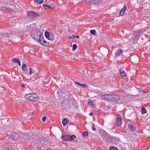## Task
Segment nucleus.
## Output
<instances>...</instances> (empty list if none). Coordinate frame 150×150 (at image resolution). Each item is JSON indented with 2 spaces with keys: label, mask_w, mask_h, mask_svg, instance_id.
<instances>
[{
  "label": "nucleus",
  "mask_w": 150,
  "mask_h": 150,
  "mask_svg": "<svg viewBox=\"0 0 150 150\" xmlns=\"http://www.w3.org/2000/svg\"><path fill=\"white\" fill-rule=\"evenodd\" d=\"M8 150H11L10 149H8Z\"/></svg>",
  "instance_id": "nucleus-48"
},
{
  "label": "nucleus",
  "mask_w": 150,
  "mask_h": 150,
  "mask_svg": "<svg viewBox=\"0 0 150 150\" xmlns=\"http://www.w3.org/2000/svg\"><path fill=\"white\" fill-rule=\"evenodd\" d=\"M62 139L66 141L70 142L73 141L74 139L72 136L69 135L62 136Z\"/></svg>",
  "instance_id": "nucleus-6"
},
{
  "label": "nucleus",
  "mask_w": 150,
  "mask_h": 150,
  "mask_svg": "<svg viewBox=\"0 0 150 150\" xmlns=\"http://www.w3.org/2000/svg\"><path fill=\"white\" fill-rule=\"evenodd\" d=\"M69 122V119L67 118H65L62 121V123L64 126H65Z\"/></svg>",
  "instance_id": "nucleus-19"
},
{
  "label": "nucleus",
  "mask_w": 150,
  "mask_h": 150,
  "mask_svg": "<svg viewBox=\"0 0 150 150\" xmlns=\"http://www.w3.org/2000/svg\"><path fill=\"white\" fill-rule=\"evenodd\" d=\"M27 16L29 18L33 19L35 17L39 16V15L33 11H30L28 13Z\"/></svg>",
  "instance_id": "nucleus-5"
},
{
  "label": "nucleus",
  "mask_w": 150,
  "mask_h": 150,
  "mask_svg": "<svg viewBox=\"0 0 150 150\" xmlns=\"http://www.w3.org/2000/svg\"><path fill=\"white\" fill-rule=\"evenodd\" d=\"M119 138L118 137H113L111 139V142L112 143L114 144H117L119 142Z\"/></svg>",
  "instance_id": "nucleus-16"
},
{
  "label": "nucleus",
  "mask_w": 150,
  "mask_h": 150,
  "mask_svg": "<svg viewBox=\"0 0 150 150\" xmlns=\"http://www.w3.org/2000/svg\"><path fill=\"white\" fill-rule=\"evenodd\" d=\"M124 70V68L121 67L119 70L120 75L122 77H125L126 76V74Z\"/></svg>",
  "instance_id": "nucleus-13"
},
{
  "label": "nucleus",
  "mask_w": 150,
  "mask_h": 150,
  "mask_svg": "<svg viewBox=\"0 0 150 150\" xmlns=\"http://www.w3.org/2000/svg\"><path fill=\"white\" fill-rule=\"evenodd\" d=\"M19 59L16 58H13L12 60V61L13 62H15L17 63Z\"/></svg>",
  "instance_id": "nucleus-31"
},
{
  "label": "nucleus",
  "mask_w": 150,
  "mask_h": 150,
  "mask_svg": "<svg viewBox=\"0 0 150 150\" xmlns=\"http://www.w3.org/2000/svg\"><path fill=\"white\" fill-rule=\"evenodd\" d=\"M109 150H118V149L116 147L111 146L109 148Z\"/></svg>",
  "instance_id": "nucleus-30"
},
{
  "label": "nucleus",
  "mask_w": 150,
  "mask_h": 150,
  "mask_svg": "<svg viewBox=\"0 0 150 150\" xmlns=\"http://www.w3.org/2000/svg\"><path fill=\"white\" fill-rule=\"evenodd\" d=\"M21 87L23 88L25 87V85L24 84H21Z\"/></svg>",
  "instance_id": "nucleus-40"
},
{
  "label": "nucleus",
  "mask_w": 150,
  "mask_h": 150,
  "mask_svg": "<svg viewBox=\"0 0 150 150\" xmlns=\"http://www.w3.org/2000/svg\"><path fill=\"white\" fill-rule=\"evenodd\" d=\"M77 47V46L76 44H73V45L72 50L73 51H74L76 49Z\"/></svg>",
  "instance_id": "nucleus-32"
},
{
  "label": "nucleus",
  "mask_w": 150,
  "mask_h": 150,
  "mask_svg": "<svg viewBox=\"0 0 150 150\" xmlns=\"http://www.w3.org/2000/svg\"><path fill=\"white\" fill-rule=\"evenodd\" d=\"M95 60V61L98 64L100 62V59L99 57H97L96 58Z\"/></svg>",
  "instance_id": "nucleus-29"
},
{
  "label": "nucleus",
  "mask_w": 150,
  "mask_h": 150,
  "mask_svg": "<svg viewBox=\"0 0 150 150\" xmlns=\"http://www.w3.org/2000/svg\"><path fill=\"white\" fill-rule=\"evenodd\" d=\"M129 128L130 130L132 131H134L135 130V128L134 127H133L132 125H130L129 126Z\"/></svg>",
  "instance_id": "nucleus-22"
},
{
  "label": "nucleus",
  "mask_w": 150,
  "mask_h": 150,
  "mask_svg": "<svg viewBox=\"0 0 150 150\" xmlns=\"http://www.w3.org/2000/svg\"><path fill=\"white\" fill-rule=\"evenodd\" d=\"M88 133L86 131L84 132L82 134V136L83 137H86L88 136Z\"/></svg>",
  "instance_id": "nucleus-28"
},
{
  "label": "nucleus",
  "mask_w": 150,
  "mask_h": 150,
  "mask_svg": "<svg viewBox=\"0 0 150 150\" xmlns=\"http://www.w3.org/2000/svg\"><path fill=\"white\" fill-rule=\"evenodd\" d=\"M9 139L11 141L14 140L15 141H16L17 140L16 137L15 136H14L13 135H10Z\"/></svg>",
  "instance_id": "nucleus-18"
},
{
  "label": "nucleus",
  "mask_w": 150,
  "mask_h": 150,
  "mask_svg": "<svg viewBox=\"0 0 150 150\" xmlns=\"http://www.w3.org/2000/svg\"><path fill=\"white\" fill-rule=\"evenodd\" d=\"M35 3L36 4H41L43 3V0H34Z\"/></svg>",
  "instance_id": "nucleus-21"
},
{
  "label": "nucleus",
  "mask_w": 150,
  "mask_h": 150,
  "mask_svg": "<svg viewBox=\"0 0 150 150\" xmlns=\"http://www.w3.org/2000/svg\"><path fill=\"white\" fill-rule=\"evenodd\" d=\"M126 8V6H124L123 8L121 9L120 12V16H122L124 14Z\"/></svg>",
  "instance_id": "nucleus-17"
},
{
  "label": "nucleus",
  "mask_w": 150,
  "mask_h": 150,
  "mask_svg": "<svg viewBox=\"0 0 150 150\" xmlns=\"http://www.w3.org/2000/svg\"><path fill=\"white\" fill-rule=\"evenodd\" d=\"M43 34L40 32V30L37 28H34L31 33V36L34 40L39 41L41 36Z\"/></svg>",
  "instance_id": "nucleus-1"
},
{
  "label": "nucleus",
  "mask_w": 150,
  "mask_h": 150,
  "mask_svg": "<svg viewBox=\"0 0 150 150\" xmlns=\"http://www.w3.org/2000/svg\"><path fill=\"white\" fill-rule=\"evenodd\" d=\"M119 100V96L116 95H110L109 101L117 102Z\"/></svg>",
  "instance_id": "nucleus-7"
},
{
  "label": "nucleus",
  "mask_w": 150,
  "mask_h": 150,
  "mask_svg": "<svg viewBox=\"0 0 150 150\" xmlns=\"http://www.w3.org/2000/svg\"><path fill=\"white\" fill-rule=\"evenodd\" d=\"M29 69L30 71V76L35 72V70L33 69L30 68Z\"/></svg>",
  "instance_id": "nucleus-23"
},
{
  "label": "nucleus",
  "mask_w": 150,
  "mask_h": 150,
  "mask_svg": "<svg viewBox=\"0 0 150 150\" xmlns=\"http://www.w3.org/2000/svg\"><path fill=\"white\" fill-rule=\"evenodd\" d=\"M15 34V33L13 32H11V33H1L2 37H7L8 38H11V37L14 35Z\"/></svg>",
  "instance_id": "nucleus-10"
},
{
  "label": "nucleus",
  "mask_w": 150,
  "mask_h": 150,
  "mask_svg": "<svg viewBox=\"0 0 150 150\" xmlns=\"http://www.w3.org/2000/svg\"><path fill=\"white\" fill-rule=\"evenodd\" d=\"M135 59L136 60H137V61H138L137 62H138L139 60V58L138 57H136Z\"/></svg>",
  "instance_id": "nucleus-41"
},
{
  "label": "nucleus",
  "mask_w": 150,
  "mask_h": 150,
  "mask_svg": "<svg viewBox=\"0 0 150 150\" xmlns=\"http://www.w3.org/2000/svg\"><path fill=\"white\" fill-rule=\"evenodd\" d=\"M17 63L18 64V65L19 66H21V64L19 60H18V61Z\"/></svg>",
  "instance_id": "nucleus-39"
},
{
  "label": "nucleus",
  "mask_w": 150,
  "mask_h": 150,
  "mask_svg": "<svg viewBox=\"0 0 150 150\" xmlns=\"http://www.w3.org/2000/svg\"><path fill=\"white\" fill-rule=\"evenodd\" d=\"M73 136L74 137H75V136L74 135H73Z\"/></svg>",
  "instance_id": "nucleus-47"
},
{
  "label": "nucleus",
  "mask_w": 150,
  "mask_h": 150,
  "mask_svg": "<svg viewBox=\"0 0 150 150\" xmlns=\"http://www.w3.org/2000/svg\"><path fill=\"white\" fill-rule=\"evenodd\" d=\"M50 8L53 9L55 7V6L54 5L51 4L50 5Z\"/></svg>",
  "instance_id": "nucleus-35"
},
{
  "label": "nucleus",
  "mask_w": 150,
  "mask_h": 150,
  "mask_svg": "<svg viewBox=\"0 0 150 150\" xmlns=\"http://www.w3.org/2000/svg\"><path fill=\"white\" fill-rule=\"evenodd\" d=\"M141 111L142 115H143L144 114L146 113L147 112L145 108L144 107H143L141 108Z\"/></svg>",
  "instance_id": "nucleus-20"
},
{
  "label": "nucleus",
  "mask_w": 150,
  "mask_h": 150,
  "mask_svg": "<svg viewBox=\"0 0 150 150\" xmlns=\"http://www.w3.org/2000/svg\"><path fill=\"white\" fill-rule=\"evenodd\" d=\"M1 33L0 32V36L1 37H0L1 38Z\"/></svg>",
  "instance_id": "nucleus-44"
},
{
  "label": "nucleus",
  "mask_w": 150,
  "mask_h": 150,
  "mask_svg": "<svg viewBox=\"0 0 150 150\" xmlns=\"http://www.w3.org/2000/svg\"><path fill=\"white\" fill-rule=\"evenodd\" d=\"M85 2L86 3H89L91 4H98L100 3V1L99 0H86Z\"/></svg>",
  "instance_id": "nucleus-9"
},
{
  "label": "nucleus",
  "mask_w": 150,
  "mask_h": 150,
  "mask_svg": "<svg viewBox=\"0 0 150 150\" xmlns=\"http://www.w3.org/2000/svg\"><path fill=\"white\" fill-rule=\"evenodd\" d=\"M27 69V66L25 64H24L22 65V70L25 71Z\"/></svg>",
  "instance_id": "nucleus-25"
},
{
  "label": "nucleus",
  "mask_w": 150,
  "mask_h": 150,
  "mask_svg": "<svg viewBox=\"0 0 150 150\" xmlns=\"http://www.w3.org/2000/svg\"><path fill=\"white\" fill-rule=\"evenodd\" d=\"M88 104L92 107H94V105L93 104V102L92 101H89L88 102Z\"/></svg>",
  "instance_id": "nucleus-26"
},
{
  "label": "nucleus",
  "mask_w": 150,
  "mask_h": 150,
  "mask_svg": "<svg viewBox=\"0 0 150 150\" xmlns=\"http://www.w3.org/2000/svg\"><path fill=\"white\" fill-rule=\"evenodd\" d=\"M110 97V95L105 94L104 95H101V98L104 100H108L109 101Z\"/></svg>",
  "instance_id": "nucleus-14"
},
{
  "label": "nucleus",
  "mask_w": 150,
  "mask_h": 150,
  "mask_svg": "<svg viewBox=\"0 0 150 150\" xmlns=\"http://www.w3.org/2000/svg\"><path fill=\"white\" fill-rule=\"evenodd\" d=\"M33 26V25H30V27H32Z\"/></svg>",
  "instance_id": "nucleus-46"
},
{
  "label": "nucleus",
  "mask_w": 150,
  "mask_h": 150,
  "mask_svg": "<svg viewBox=\"0 0 150 150\" xmlns=\"http://www.w3.org/2000/svg\"><path fill=\"white\" fill-rule=\"evenodd\" d=\"M149 41H150V39H149Z\"/></svg>",
  "instance_id": "nucleus-49"
},
{
  "label": "nucleus",
  "mask_w": 150,
  "mask_h": 150,
  "mask_svg": "<svg viewBox=\"0 0 150 150\" xmlns=\"http://www.w3.org/2000/svg\"><path fill=\"white\" fill-rule=\"evenodd\" d=\"M80 87L82 88H86L87 89L88 88V86L85 84H81L80 85Z\"/></svg>",
  "instance_id": "nucleus-24"
},
{
  "label": "nucleus",
  "mask_w": 150,
  "mask_h": 150,
  "mask_svg": "<svg viewBox=\"0 0 150 150\" xmlns=\"http://www.w3.org/2000/svg\"><path fill=\"white\" fill-rule=\"evenodd\" d=\"M74 102V100L72 99H69L66 105V107L68 109H74L75 108Z\"/></svg>",
  "instance_id": "nucleus-4"
},
{
  "label": "nucleus",
  "mask_w": 150,
  "mask_h": 150,
  "mask_svg": "<svg viewBox=\"0 0 150 150\" xmlns=\"http://www.w3.org/2000/svg\"><path fill=\"white\" fill-rule=\"evenodd\" d=\"M44 7L45 9H47L48 8H50V5H48L47 4H45L44 5Z\"/></svg>",
  "instance_id": "nucleus-33"
},
{
  "label": "nucleus",
  "mask_w": 150,
  "mask_h": 150,
  "mask_svg": "<svg viewBox=\"0 0 150 150\" xmlns=\"http://www.w3.org/2000/svg\"><path fill=\"white\" fill-rule=\"evenodd\" d=\"M93 113L92 112H91L90 114H89V115H90V116H91L92 115H93Z\"/></svg>",
  "instance_id": "nucleus-42"
},
{
  "label": "nucleus",
  "mask_w": 150,
  "mask_h": 150,
  "mask_svg": "<svg viewBox=\"0 0 150 150\" xmlns=\"http://www.w3.org/2000/svg\"><path fill=\"white\" fill-rule=\"evenodd\" d=\"M25 98L29 100L36 101L38 100V96L35 93H31L26 94Z\"/></svg>",
  "instance_id": "nucleus-3"
},
{
  "label": "nucleus",
  "mask_w": 150,
  "mask_h": 150,
  "mask_svg": "<svg viewBox=\"0 0 150 150\" xmlns=\"http://www.w3.org/2000/svg\"><path fill=\"white\" fill-rule=\"evenodd\" d=\"M72 37H76V36H75V35H73L72 36Z\"/></svg>",
  "instance_id": "nucleus-45"
},
{
  "label": "nucleus",
  "mask_w": 150,
  "mask_h": 150,
  "mask_svg": "<svg viewBox=\"0 0 150 150\" xmlns=\"http://www.w3.org/2000/svg\"><path fill=\"white\" fill-rule=\"evenodd\" d=\"M75 83H76L79 86L81 84V83L77 82H76Z\"/></svg>",
  "instance_id": "nucleus-38"
},
{
  "label": "nucleus",
  "mask_w": 150,
  "mask_h": 150,
  "mask_svg": "<svg viewBox=\"0 0 150 150\" xmlns=\"http://www.w3.org/2000/svg\"><path fill=\"white\" fill-rule=\"evenodd\" d=\"M96 32L95 30H91L90 31V33L91 34L93 35H96Z\"/></svg>",
  "instance_id": "nucleus-27"
},
{
  "label": "nucleus",
  "mask_w": 150,
  "mask_h": 150,
  "mask_svg": "<svg viewBox=\"0 0 150 150\" xmlns=\"http://www.w3.org/2000/svg\"><path fill=\"white\" fill-rule=\"evenodd\" d=\"M45 35L46 38L49 40L50 42H55L57 41L56 35H54L51 33H49L47 31L45 32Z\"/></svg>",
  "instance_id": "nucleus-2"
},
{
  "label": "nucleus",
  "mask_w": 150,
  "mask_h": 150,
  "mask_svg": "<svg viewBox=\"0 0 150 150\" xmlns=\"http://www.w3.org/2000/svg\"><path fill=\"white\" fill-rule=\"evenodd\" d=\"M122 50L121 49H119L115 52V57L116 58H118L120 57L121 58L123 56L122 54Z\"/></svg>",
  "instance_id": "nucleus-11"
},
{
  "label": "nucleus",
  "mask_w": 150,
  "mask_h": 150,
  "mask_svg": "<svg viewBox=\"0 0 150 150\" xmlns=\"http://www.w3.org/2000/svg\"><path fill=\"white\" fill-rule=\"evenodd\" d=\"M139 92L141 93H147L145 92V91H143L142 90H139Z\"/></svg>",
  "instance_id": "nucleus-34"
},
{
  "label": "nucleus",
  "mask_w": 150,
  "mask_h": 150,
  "mask_svg": "<svg viewBox=\"0 0 150 150\" xmlns=\"http://www.w3.org/2000/svg\"><path fill=\"white\" fill-rule=\"evenodd\" d=\"M46 117L45 116H43V117L42 118V121L44 122L45 121V120L46 119Z\"/></svg>",
  "instance_id": "nucleus-36"
},
{
  "label": "nucleus",
  "mask_w": 150,
  "mask_h": 150,
  "mask_svg": "<svg viewBox=\"0 0 150 150\" xmlns=\"http://www.w3.org/2000/svg\"><path fill=\"white\" fill-rule=\"evenodd\" d=\"M39 42L42 45L44 46H47L48 45L49 42H47L45 41L43 38V35H42V36H41L40 38L39 39Z\"/></svg>",
  "instance_id": "nucleus-8"
},
{
  "label": "nucleus",
  "mask_w": 150,
  "mask_h": 150,
  "mask_svg": "<svg viewBox=\"0 0 150 150\" xmlns=\"http://www.w3.org/2000/svg\"><path fill=\"white\" fill-rule=\"evenodd\" d=\"M92 129L94 131H95L96 130V128L95 127V125L94 124H92Z\"/></svg>",
  "instance_id": "nucleus-37"
},
{
  "label": "nucleus",
  "mask_w": 150,
  "mask_h": 150,
  "mask_svg": "<svg viewBox=\"0 0 150 150\" xmlns=\"http://www.w3.org/2000/svg\"><path fill=\"white\" fill-rule=\"evenodd\" d=\"M1 9L2 11H5L6 13L12 14L14 12L13 11L10 10L8 9L7 8L5 7H1Z\"/></svg>",
  "instance_id": "nucleus-15"
},
{
  "label": "nucleus",
  "mask_w": 150,
  "mask_h": 150,
  "mask_svg": "<svg viewBox=\"0 0 150 150\" xmlns=\"http://www.w3.org/2000/svg\"><path fill=\"white\" fill-rule=\"evenodd\" d=\"M76 38H79V36H76Z\"/></svg>",
  "instance_id": "nucleus-43"
},
{
  "label": "nucleus",
  "mask_w": 150,
  "mask_h": 150,
  "mask_svg": "<svg viewBox=\"0 0 150 150\" xmlns=\"http://www.w3.org/2000/svg\"><path fill=\"white\" fill-rule=\"evenodd\" d=\"M116 124L118 126H120L121 125L122 121L121 117L120 115L117 114L116 117Z\"/></svg>",
  "instance_id": "nucleus-12"
}]
</instances>
